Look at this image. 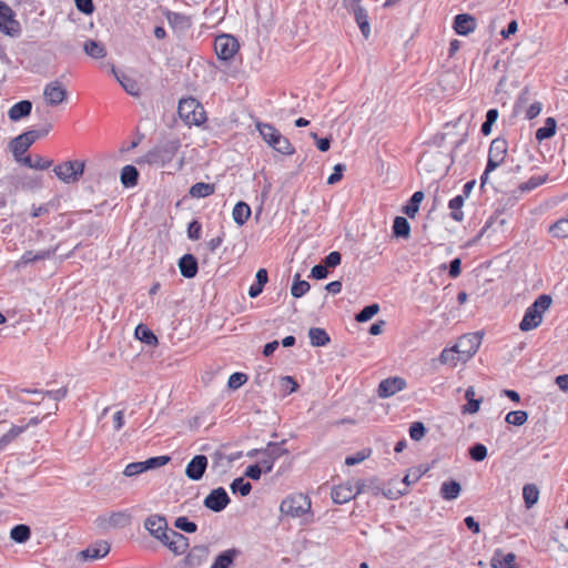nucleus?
Masks as SVG:
<instances>
[{
	"label": "nucleus",
	"mask_w": 568,
	"mask_h": 568,
	"mask_svg": "<svg viewBox=\"0 0 568 568\" xmlns=\"http://www.w3.org/2000/svg\"><path fill=\"white\" fill-rule=\"evenodd\" d=\"M165 18L171 29L178 34H184L192 27V19L190 16L166 11Z\"/></svg>",
	"instance_id": "nucleus-17"
},
{
	"label": "nucleus",
	"mask_w": 568,
	"mask_h": 568,
	"mask_svg": "<svg viewBox=\"0 0 568 568\" xmlns=\"http://www.w3.org/2000/svg\"><path fill=\"white\" fill-rule=\"evenodd\" d=\"M298 387V384L292 376H284L281 378V388L284 395L294 393Z\"/></svg>",
	"instance_id": "nucleus-58"
},
{
	"label": "nucleus",
	"mask_w": 568,
	"mask_h": 568,
	"mask_svg": "<svg viewBox=\"0 0 568 568\" xmlns=\"http://www.w3.org/2000/svg\"><path fill=\"white\" fill-rule=\"evenodd\" d=\"M255 128L264 142L276 152L284 155H293L295 153V148L290 140L282 135L272 124L256 121Z\"/></svg>",
	"instance_id": "nucleus-1"
},
{
	"label": "nucleus",
	"mask_w": 568,
	"mask_h": 568,
	"mask_svg": "<svg viewBox=\"0 0 568 568\" xmlns=\"http://www.w3.org/2000/svg\"><path fill=\"white\" fill-rule=\"evenodd\" d=\"M549 232L554 237H568V219H560L549 227Z\"/></svg>",
	"instance_id": "nucleus-47"
},
{
	"label": "nucleus",
	"mask_w": 568,
	"mask_h": 568,
	"mask_svg": "<svg viewBox=\"0 0 568 568\" xmlns=\"http://www.w3.org/2000/svg\"><path fill=\"white\" fill-rule=\"evenodd\" d=\"M237 555L236 549L224 550L215 558L210 568H230Z\"/></svg>",
	"instance_id": "nucleus-31"
},
{
	"label": "nucleus",
	"mask_w": 568,
	"mask_h": 568,
	"mask_svg": "<svg viewBox=\"0 0 568 568\" xmlns=\"http://www.w3.org/2000/svg\"><path fill=\"white\" fill-rule=\"evenodd\" d=\"M27 429V426H12L6 434L0 438V449L7 446L11 440L18 437Z\"/></svg>",
	"instance_id": "nucleus-52"
},
{
	"label": "nucleus",
	"mask_w": 568,
	"mask_h": 568,
	"mask_svg": "<svg viewBox=\"0 0 568 568\" xmlns=\"http://www.w3.org/2000/svg\"><path fill=\"white\" fill-rule=\"evenodd\" d=\"M393 233L397 237L407 239L410 234V225L403 216H396L393 224Z\"/></svg>",
	"instance_id": "nucleus-42"
},
{
	"label": "nucleus",
	"mask_w": 568,
	"mask_h": 568,
	"mask_svg": "<svg viewBox=\"0 0 568 568\" xmlns=\"http://www.w3.org/2000/svg\"><path fill=\"white\" fill-rule=\"evenodd\" d=\"M240 44L231 34H220L214 40V50L220 60H231L239 51Z\"/></svg>",
	"instance_id": "nucleus-11"
},
{
	"label": "nucleus",
	"mask_w": 568,
	"mask_h": 568,
	"mask_svg": "<svg viewBox=\"0 0 568 568\" xmlns=\"http://www.w3.org/2000/svg\"><path fill=\"white\" fill-rule=\"evenodd\" d=\"M476 29V19L467 13H460L455 17L454 30L460 36H467Z\"/></svg>",
	"instance_id": "nucleus-21"
},
{
	"label": "nucleus",
	"mask_w": 568,
	"mask_h": 568,
	"mask_svg": "<svg viewBox=\"0 0 568 568\" xmlns=\"http://www.w3.org/2000/svg\"><path fill=\"white\" fill-rule=\"evenodd\" d=\"M135 336L141 342L145 343L149 346H154L158 344V337L155 334L144 324H139L135 327Z\"/></svg>",
	"instance_id": "nucleus-36"
},
{
	"label": "nucleus",
	"mask_w": 568,
	"mask_h": 568,
	"mask_svg": "<svg viewBox=\"0 0 568 568\" xmlns=\"http://www.w3.org/2000/svg\"><path fill=\"white\" fill-rule=\"evenodd\" d=\"M202 225L199 221L193 220L187 226V236L190 240L196 241L201 237Z\"/></svg>",
	"instance_id": "nucleus-63"
},
{
	"label": "nucleus",
	"mask_w": 568,
	"mask_h": 568,
	"mask_svg": "<svg viewBox=\"0 0 568 568\" xmlns=\"http://www.w3.org/2000/svg\"><path fill=\"white\" fill-rule=\"evenodd\" d=\"M523 497L526 508H531L539 498L538 487L535 484H526L523 488Z\"/></svg>",
	"instance_id": "nucleus-39"
},
{
	"label": "nucleus",
	"mask_w": 568,
	"mask_h": 568,
	"mask_svg": "<svg viewBox=\"0 0 568 568\" xmlns=\"http://www.w3.org/2000/svg\"><path fill=\"white\" fill-rule=\"evenodd\" d=\"M110 551V545L106 541H98L87 549L79 552L82 560H94L105 557Z\"/></svg>",
	"instance_id": "nucleus-20"
},
{
	"label": "nucleus",
	"mask_w": 568,
	"mask_h": 568,
	"mask_svg": "<svg viewBox=\"0 0 568 568\" xmlns=\"http://www.w3.org/2000/svg\"><path fill=\"white\" fill-rule=\"evenodd\" d=\"M462 493V485L454 479L446 480L440 485L439 494L444 500H455Z\"/></svg>",
	"instance_id": "nucleus-26"
},
{
	"label": "nucleus",
	"mask_w": 568,
	"mask_h": 568,
	"mask_svg": "<svg viewBox=\"0 0 568 568\" xmlns=\"http://www.w3.org/2000/svg\"><path fill=\"white\" fill-rule=\"evenodd\" d=\"M51 252L50 251H39L37 253L32 251H27L23 253L21 258L17 262V267L28 265L29 263L37 262V261H43L48 257H50Z\"/></svg>",
	"instance_id": "nucleus-38"
},
{
	"label": "nucleus",
	"mask_w": 568,
	"mask_h": 568,
	"mask_svg": "<svg viewBox=\"0 0 568 568\" xmlns=\"http://www.w3.org/2000/svg\"><path fill=\"white\" fill-rule=\"evenodd\" d=\"M111 71L114 74L118 82L121 84V87L128 94H130L132 97L140 95V85L133 78H131L122 72H118L114 67H112Z\"/></svg>",
	"instance_id": "nucleus-22"
},
{
	"label": "nucleus",
	"mask_w": 568,
	"mask_h": 568,
	"mask_svg": "<svg viewBox=\"0 0 568 568\" xmlns=\"http://www.w3.org/2000/svg\"><path fill=\"white\" fill-rule=\"evenodd\" d=\"M174 527L187 534H193L197 530L196 524L189 520L187 517L184 516L178 517L175 519Z\"/></svg>",
	"instance_id": "nucleus-55"
},
{
	"label": "nucleus",
	"mask_w": 568,
	"mask_h": 568,
	"mask_svg": "<svg viewBox=\"0 0 568 568\" xmlns=\"http://www.w3.org/2000/svg\"><path fill=\"white\" fill-rule=\"evenodd\" d=\"M84 52L93 59H102L106 55L105 47L95 40H87L83 44Z\"/></svg>",
	"instance_id": "nucleus-30"
},
{
	"label": "nucleus",
	"mask_w": 568,
	"mask_h": 568,
	"mask_svg": "<svg viewBox=\"0 0 568 568\" xmlns=\"http://www.w3.org/2000/svg\"><path fill=\"white\" fill-rule=\"evenodd\" d=\"M551 297L542 294L526 310L525 315L519 324L523 332L531 331L538 327L542 322V314L550 307Z\"/></svg>",
	"instance_id": "nucleus-3"
},
{
	"label": "nucleus",
	"mask_w": 568,
	"mask_h": 568,
	"mask_svg": "<svg viewBox=\"0 0 568 568\" xmlns=\"http://www.w3.org/2000/svg\"><path fill=\"white\" fill-rule=\"evenodd\" d=\"M515 561L516 555L514 552L504 555L501 549H496L490 560V566L493 568H518Z\"/></svg>",
	"instance_id": "nucleus-23"
},
{
	"label": "nucleus",
	"mask_w": 568,
	"mask_h": 568,
	"mask_svg": "<svg viewBox=\"0 0 568 568\" xmlns=\"http://www.w3.org/2000/svg\"><path fill=\"white\" fill-rule=\"evenodd\" d=\"M341 261H342V255L339 252L337 251H334V252H331L325 258H324V265L328 268V267H336L337 265L341 264Z\"/></svg>",
	"instance_id": "nucleus-64"
},
{
	"label": "nucleus",
	"mask_w": 568,
	"mask_h": 568,
	"mask_svg": "<svg viewBox=\"0 0 568 568\" xmlns=\"http://www.w3.org/2000/svg\"><path fill=\"white\" fill-rule=\"evenodd\" d=\"M361 493V488L354 489L351 483L337 485L332 489V500L335 504L342 505L352 500L357 494Z\"/></svg>",
	"instance_id": "nucleus-19"
},
{
	"label": "nucleus",
	"mask_w": 568,
	"mask_h": 568,
	"mask_svg": "<svg viewBox=\"0 0 568 568\" xmlns=\"http://www.w3.org/2000/svg\"><path fill=\"white\" fill-rule=\"evenodd\" d=\"M371 455V450H361L357 452L355 455L347 456L345 459V464L347 466H354L362 462H364L366 458H368Z\"/></svg>",
	"instance_id": "nucleus-61"
},
{
	"label": "nucleus",
	"mask_w": 568,
	"mask_h": 568,
	"mask_svg": "<svg viewBox=\"0 0 568 568\" xmlns=\"http://www.w3.org/2000/svg\"><path fill=\"white\" fill-rule=\"evenodd\" d=\"M480 343L481 336L478 333L466 334L459 337L455 344L459 359L462 362H467L470 359L477 353Z\"/></svg>",
	"instance_id": "nucleus-10"
},
{
	"label": "nucleus",
	"mask_w": 568,
	"mask_h": 568,
	"mask_svg": "<svg viewBox=\"0 0 568 568\" xmlns=\"http://www.w3.org/2000/svg\"><path fill=\"white\" fill-rule=\"evenodd\" d=\"M527 419L528 414L525 410H513L505 417V422L514 426H521L527 422Z\"/></svg>",
	"instance_id": "nucleus-50"
},
{
	"label": "nucleus",
	"mask_w": 568,
	"mask_h": 568,
	"mask_svg": "<svg viewBox=\"0 0 568 568\" xmlns=\"http://www.w3.org/2000/svg\"><path fill=\"white\" fill-rule=\"evenodd\" d=\"M145 529L158 540L162 541L163 535L169 530L165 517L151 515L144 521Z\"/></svg>",
	"instance_id": "nucleus-18"
},
{
	"label": "nucleus",
	"mask_w": 568,
	"mask_h": 568,
	"mask_svg": "<svg viewBox=\"0 0 568 568\" xmlns=\"http://www.w3.org/2000/svg\"><path fill=\"white\" fill-rule=\"evenodd\" d=\"M31 529L29 526L19 524L16 525L10 531V538L18 544H23L30 539Z\"/></svg>",
	"instance_id": "nucleus-41"
},
{
	"label": "nucleus",
	"mask_w": 568,
	"mask_h": 568,
	"mask_svg": "<svg viewBox=\"0 0 568 568\" xmlns=\"http://www.w3.org/2000/svg\"><path fill=\"white\" fill-rule=\"evenodd\" d=\"M311 288L308 282L301 280V275L297 273L294 275V281L291 287V294L295 298L304 296Z\"/></svg>",
	"instance_id": "nucleus-43"
},
{
	"label": "nucleus",
	"mask_w": 568,
	"mask_h": 568,
	"mask_svg": "<svg viewBox=\"0 0 568 568\" xmlns=\"http://www.w3.org/2000/svg\"><path fill=\"white\" fill-rule=\"evenodd\" d=\"M175 556L183 555L189 548V539L183 534L169 529L161 541Z\"/></svg>",
	"instance_id": "nucleus-12"
},
{
	"label": "nucleus",
	"mask_w": 568,
	"mask_h": 568,
	"mask_svg": "<svg viewBox=\"0 0 568 568\" xmlns=\"http://www.w3.org/2000/svg\"><path fill=\"white\" fill-rule=\"evenodd\" d=\"M263 450L266 454H268L274 460H277L283 455H286L288 453V450L283 447V443H268Z\"/></svg>",
	"instance_id": "nucleus-53"
},
{
	"label": "nucleus",
	"mask_w": 568,
	"mask_h": 568,
	"mask_svg": "<svg viewBox=\"0 0 568 568\" xmlns=\"http://www.w3.org/2000/svg\"><path fill=\"white\" fill-rule=\"evenodd\" d=\"M508 152V142L504 138H496L491 141L488 151L486 169L480 178L481 186L487 182L490 172L495 171L505 161Z\"/></svg>",
	"instance_id": "nucleus-4"
},
{
	"label": "nucleus",
	"mask_w": 568,
	"mask_h": 568,
	"mask_svg": "<svg viewBox=\"0 0 568 568\" xmlns=\"http://www.w3.org/2000/svg\"><path fill=\"white\" fill-rule=\"evenodd\" d=\"M378 312H379V305L376 303H373V304L365 306L361 312H358L355 316V320L359 323H364V322L369 321Z\"/></svg>",
	"instance_id": "nucleus-49"
},
{
	"label": "nucleus",
	"mask_w": 568,
	"mask_h": 568,
	"mask_svg": "<svg viewBox=\"0 0 568 568\" xmlns=\"http://www.w3.org/2000/svg\"><path fill=\"white\" fill-rule=\"evenodd\" d=\"M247 381V376L246 374L244 373H233L230 377H229V382H227V386L231 388V389H237L240 388L242 385H244Z\"/></svg>",
	"instance_id": "nucleus-59"
},
{
	"label": "nucleus",
	"mask_w": 568,
	"mask_h": 568,
	"mask_svg": "<svg viewBox=\"0 0 568 568\" xmlns=\"http://www.w3.org/2000/svg\"><path fill=\"white\" fill-rule=\"evenodd\" d=\"M251 213L250 205L243 201H239L233 207L232 217L237 225L242 226L247 222Z\"/></svg>",
	"instance_id": "nucleus-29"
},
{
	"label": "nucleus",
	"mask_w": 568,
	"mask_h": 568,
	"mask_svg": "<svg viewBox=\"0 0 568 568\" xmlns=\"http://www.w3.org/2000/svg\"><path fill=\"white\" fill-rule=\"evenodd\" d=\"M67 90L59 81L48 83L43 90V97L47 103L51 106L62 103L67 99Z\"/></svg>",
	"instance_id": "nucleus-14"
},
{
	"label": "nucleus",
	"mask_w": 568,
	"mask_h": 568,
	"mask_svg": "<svg viewBox=\"0 0 568 568\" xmlns=\"http://www.w3.org/2000/svg\"><path fill=\"white\" fill-rule=\"evenodd\" d=\"M439 361L442 364L450 366H456L458 362H462L455 345L450 348H444L440 353Z\"/></svg>",
	"instance_id": "nucleus-46"
},
{
	"label": "nucleus",
	"mask_w": 568,
	"mask_h": 568,
	"mask_svg": "<svg viewBox=\"0 0 568 568\" xmlns=\"http://www.w3.org/2000/svg\"><path fill=\"white\" fill-rule=\"evenodd\" d=\"M426 434V427L422 422H414L409 427V436L413 440H420Z\"/></svg>",
	"instance_id": "nucleus-57"
},
{
	"label": "nucleus",
	"mask_w": 568,
	"mask_h": 568,
	"mask_svg": "<svg viewBox=\"0 0 568 568\" xmlns=\"http://www.w3.org/2000/svg\"><path fill=\"white\" fill-rule=\"evenodd\" d=\"M0 11V31L10 38H18L21 36L22 28L20 22L16 19V12L7 3H3Z\"/></svg>",
	"instance_id": "nucleus-9"
},
{
	"label": "nucleus",
	"mask_w": 568,
	"mask_h": 568,
	"mask_svg": "<svg viewBox=\"0 0 568 568\" xmlns=\"http://www.w3.org/2000/svg\"><path fill=\"white\" fill-rule=\"evenodd\" d=\"M145 469L143 467V464L142 462H134V463H130L125 466L124 470H123V474L126 476V477H133V476H136L139 474H142L144 473Z\"/></svg>",
	"instance_id": "nucleus-60"
},
{
	"label": "nucleus",
	"mask_w": 568,
	"mask_h": 568,
	"mask_svg": "<svg viewBox=\"0 0 568 568\" xmlns=\"http://www.w3.org/2000/svg\"><path fill=\"white\" fill-rule=\"evenodd\" d=\"M469 456L475 462H483L487 457V447L477 443L469 448Z\"/></svg>",
	"instance_id": "nucleus-56"
},
{
	"label": "nucleus",
	"mask_w": 568,
	"mask_h": 568,
	"mask_svg": "<svg viewBox=\"0 0 568 568\" xmlns=\"http://www.w3.org/2000/svg\"><path fill=\"white\" fill-rule=\"evenodd\" d=\"M423 199H424V193L422 191L415 192L412 195L409 203L404 207V210H403L404 213L406 215H408L409 217H414L419 210V204L423 201Z\"/></svg>",
	"instance_id": "nucleus-45"
},
{
	"label": "nucleus",
	"mask_w": 568,
	"mask_h": 568,
	"mask_svg": "<svg viewBox=\"0 0 568 568\" xmlns=\"http://www.w3.org/2000/svg\"><path fill=\"white\" fill-rule=\"evenodd\" d=\"M214 191V184L197 182L190 187L189 194L195 199H204L212 195Z\"/></svg>",
	"instance_id": "nucleus-33"
},
{
	"label": "nucleus",
	"mask_w": 568,
	"mask_h": 568,
	"mask_svg": "<svg viewBox=\"0 0 568 568\" xmlns=\"http://www.w3.org/2000/svg\"><path fill=\"white\" fill-rule=\"evenodd\" d=\"M179 268L185 278H193L197 274V260L192 254L183 255L179 261Z\"/></svg>",
	"instance_id": "nucleus-24"
},
{
	"label": "nucleus",
	"mask_w": 568,
	"mask_h": 568,
	"mask_svg": "<svg viewBox=\"0 0 568 568\" xmlns=\"http://www.w3.org/2000/svg\"><path fill=\"white\" fill-rule=\"evenodd\" d=\"M207 468V457L205 455L194 456L185 467V475L189 479L197 481L202 479Z\"/></svg>",
	"instance_id": "nucleus-16"
},
{
	"label": "nucleus",
	"mask_w": 568,
	"mask_h": 568,
	"mask_svg": "<svg viewBox=\"0 0 568 568\" xmlns=\"http://www.w3.org/2000/svg\"><path fill=\"white\" fill-rule=\"evenodd\" d=\"M556 120L554 118H547L545 125L536 131V140L541 142L555 135L556 133Z\"/></svg>",
	"instance_id": "nucleus-37"
},
{
	"label": "nucleus",
	"mask_w": 568,
	"mask_h": 568,
	"mask_svg": "<svg viewBox=\"0 0 568 568\" xmlns=\"http://www.w3.org/2000/svg\"><path fill=\"white\" fill-rule=\"evenodd\" d=\"M20 164L30 169L47 170L52 165V161L44 159L41 155H28L21 161Z\"/></svg>",
	"instance_id": "nucleus-34"
},
{
	"label": "nucleus",
	"mask_w": 568,
	"mask_h": 568,
	"mask_svg": "<svg viewBox=\"0 0 568 568\" xmlns=\"http://www.w3.org/2000/svg\"><path fill=\"white\" fill-rule=\"evenodd\" d=\"M406 387V381L402 377H388L378 385L377 394L381 398H388Z\"/></svg>",
	"instance_id": "nucleus-15"
},
{
	"label": "nucleus",
	"mask_w": 568,
	"mask_h": 568,
	"mask_svg": "<svg viewBox=\"0 0 568 568\" xmlns=\"http://www.w3.org/2000/svg\"><path fill=\"white\" fill-rule=\"evenodd\" d=\"M170 457L169 456H155V457H151L144 462H142L143 464V467L146 470H150V469H155V468H160L162 466H165L169 462H170Z\"/></svg>",
	"instance_id": "nucleus-54"
},
{
	"label": "nucleus",
	"mask_w": 568,
	"mask_h": 568,
	"mask_svg": "<svg viewBox=\"0 0 568 568\" xmlns=\"http://www.w3.org/2000/svg\"><path fill=\"white\" fill-rule=\"evenodd\" d=\"M9 148L13 154L14 160L18 163L26 158L24 153L29 150L30 144L27 142V138H23L21 134L11 140Z\"/></svg>",
	"instance_id": "nucleus-28"
},
{
	"label": "nucleus",
	"mask_w": 568,
	"mask_h": 568,
	"mask_svg": "<svg viewBox=\"0 0 568 568\" xmlns=\"http://www.w3.org/2000/svg\"><path fill=\"white\" fill-rule=\"evenodd\" d=\"M546 182V176H531L526 183L520 185L521 191H531Z\"/></svg>",
	"instance_id": "nucleus-62"
},
{
	"label": "nucleus",
	"mask_w": 568,
	"mask_h": 568,
	"mask_svg": "<svg viewBox=\"0 0 568 568\" xmlns=\"http://www.w3.org/2000/svg\"><path fill=\"white\" fill-rule=\"evenodd\" d=\"M32 103L29 100H22L13 104L9 111L8 116L11 121H19L31 113Z\"/></svg>",
	"instance_id": "nucleus-25"
},
{
	"label": "nucleus",
	"mask_w": 568,
	"mask_h": 568,
	"mask_svg": "<svg viewBox=\"0 0 568 568\" xmlns=\"http://www.w3.org/2000/svg\"><path fill=\"white\" fill-rule=\"evenodd\" d=\"M308 337L312 346L321 347L331 342L329 335L325 329L320 327H312L308 331Z\"/></svg>",
	"instance_id": "nucleus-32"
},
{
	"label": "nucleus",
	"mask_w": 568,
	"mask_h": 568,
	"mask_svg": "<svg viewBox=\"0 0 568 568\" xmlns=\"http://www.w3.org/2000/svg\"><path fill=\"white\" fill-rule=\"evenodd\" d=\"M362 0H342L343 7L354 16V19L365 39L371 36V24L366 9L362 6Z\"/></svg>",
	"instance_id": "nucleus-8"
},
{
	"label": "nucleus",
	"mask_w": 568,
	"mask_h": 568,
	"mask_svg": "<svg viewBox=\"0 0 568 568\" xmlns=\"http://www.w3.org/2000/svg\"><path fill=\"white\" fill-rule=\"evenodd\" d=\"M231 490L233 494H240L241 496H247L252 490V485L245 481L244 478H235L231 484Z\"/></svg>",
	"instance_id": "nucleus-48"
},
{
	"label": "nucleus",
	"mask_w": 568,
	"mask_h": 568,
	"mask_svg": "<svg viewBox=\"0 0 568 568\" xmlns=\"http://www.w3.org/2000/svg\"><path fill=\"white\" fill-rule=\"evenodd\" d=\"M85 163L83 161H65L54 166L53 172L64 183H75L83 175Z\"/></svg>",
	"instance_id": "nucleus-7"
},
{
	"label": "nucleus",
	"mask_w": 568,
	"mask_h": 568,
	"mask_svg": "<svg viewBox=\"0 0 568 568\" xmlns=\"http://www.w3.org/2000/svg\"><path fill=\"white\" fill-rule=\"evenodd\" d=\"M181 144L179 140L166 141L162 144L155 145L144 155L139 158L136 163L164 166L173 160Z\"/></svg>",
	"instance_id": "nucleus-2"
},
{
	"label": "nucleus",
	"mask_w": 568,
	"mask_h": 568,
	"mask_svg": "<svg viewBox=\"0 0 568 568\" xmlns=\"http://www.w3.org/2000/svg\"><path fill=\"white\" fill-rule=\"evenodd\" d=\"M178 112L189 124L200 125L206 120L203 106L194 98L181 100L179 102Z\"/></svg>",
	"instance_id": "nucleus-6"
},
{
	"label": "nucleus",
	"mask_w": 568,
	"mask_h": 568,
	"mask_svg": "<svg viewBox=\"0 0 568 568\" xmlns=\"http://www.w3.org/2000/svg\"><path fill=\"white\" fill-rule=\"evenodd\" d=\"M131 517L125 511H118L110 515L108 523L112 527H125L130 524Z\"/></svg>",
	"instance_id": "nucleus-51"
},
{
	"label": "nucleus",
	"mask_w": 568,
	"mask_h": 568,
	"mask_svg": "<svg viewBox=\"0 0 568 568\" xmlns=\"http://www.w3.org/2000/svg\"><path fill=\"white\" fill-rule=\"evenodd\" d=\"M209 548L206 546H194L186 555L185 562L191 567L200 566L207 559Z\"/></svg>",
	"instance_id": "nucleus-27"
},
{
	"label": "nucleus",
	"mask_w": 568,
	"mask_h": 568,
	"mask_svg": "<svg viewBox=\"0 0 568 568\" xmlns=\"http://www.w3.org/2000/svg\"><path fill=\"white\" fill-rule=\"evenodd\" d=\"M203 504L207 509L220 513L230 504V497L223 487H219L205 497Z\"/></svg>",
	"instance_id": "nucleus-13"
},
{
	"label": "nucleus",
	"mask_w": 568,
	"mask_h": 568,
	"mask_svg": "<svg viewBox=\"0 0 568 568\" xmlns=\"http://www.w3.org/2000/svg\"><path fill=\"white\" fill-rule=\"evenodd\" d=\"M464 202V195H457L453 197L448 203V207L450 209V217L456 222H462L464 220V213L462 211Z\"/></svg>",
	"instance_id": "nucleus-40"
},
{
	"label": "nucleus",
	"mask_w": 568,
	"mask_h": 568,
	"mask_svg": "<svg viewBox=\"0 0 568 568\" xmlns=\"http://www.w3.org/2000/svg\"><path fill=\"white\" fill-rule=\"evenodd\" d=\"M121 183L125 187H132L138 184L139 172L133 165H125L121 171Z\"/></svg>",
	"instance_id": "nucleus-35"
},
{
	"label": "nucleus",
	"mask_w": 568,
	"mask_h": 568,
	"mask_svg": "<svg viewBox=\"0 0 568 568\" xmlns=\"http://www.w3.org/2000/svg\"><path fill=\"white\" fill-rule=\"evenodd\" d=\"M312 503L308 496L298 493L284 498L280 505V511L292 518H300L311 513Z\"/></svg>",
	"instance_id": "nucleus-5"
},
{
	"label": "nucleus",
	"mask_w": 568,
	"mask_h": 568,
	"mask_svg": "<svg viewBox=\"0 0 568 568\" xmlns=\"http://www.w3.org/2000/svg\"><path fill=\"white\" fill-rule=\"evenodd\" d=\"M255 455H261V458L258 459L257 464H260L264 473L272 471L275 460L263 449H253L247 453V456L250 457H253Z\"/></svg>",
	"instance_id": "nucleus-44"
}]
</instances>
